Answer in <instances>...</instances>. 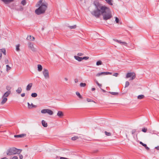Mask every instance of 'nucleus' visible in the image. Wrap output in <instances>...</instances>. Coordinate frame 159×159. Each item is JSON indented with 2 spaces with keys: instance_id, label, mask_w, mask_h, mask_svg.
Wrapping results in <instances>:
<instances>
[{
  "instance_id": "nucleus-1",
  "label": "nucleus",
  "mask_w": 159,
  "mask_h": 159,
  "mask_svg": "<svg viewBox=\"0 0 159 159\" xmlns=\"http://www.w3.org/2000/svg\"><path fill=\"white\" fill-rule=\"evenodd\" d=\"M43 1L40 0L36 5V7H39L35 10V13L38 15L44 13L47 8L48 4L47 3H42Z\"/></svg>"
},
{
  "instance_id": "nucleus-2",
  "label": "nucleus",
  "mask_w": 159,
  "mask_h": 159,
  "mask_svg": "<svg viewBox=\"0 0 159 159\" xmlns=\"http://www.w3.org/2000/svg\"><path fill=\"white\" fill-rule=\"evenodd\" d=\"M21 150L15 148L13 147L9 149L7 152V155L10 156L14 155L16 154H20Z\"/></svg>"
},
{
  "instance_id": "nucleus-3",
  "label": "nucleus",
  "mask_w": 159,
  "mask_h": 159,
  "mask_svg": "<svg viewBox=\"0 0 159 159\" xmlns=\"http://www.w3.org/2000/svg\"><path fill=\"white\" fill-rule=\"evenodd\" d=\"M94 5L95 7L96 10H94L93 11L91 12V14L93 15L96 17L97 18H99L100 16L101 15V11L99 8H98V2L94 3Z\"/></svg>"
},
{
  "instance_id": "nucleus-4",
  "label": "nucleus",
  "mask_w": 159,
  "mask_h": 159,
  "mask_svg": "<svg viewBox=\"0 0 159 159\" xmlns=\"http://www.w3.org/2000/svg\"><path fill=\"white\" fill-rule=\"evenodd\" d=\"M98 4L99 6L98 8L100 9L101 13L102 15L110 11L109 8L105 6H102L98 2Z\"/></svg>"
},
{
  "instance_id": "nucleus-5",
  "label": "nucleus",
  "mask_w": 159,
  "mask_h": 159,
  "mask_svg": "<svg viewBox=\"0 0 159 159\" xmlns=\"http://www.w3.org/2000/svg\"><path fill=\"white\" fill-rule=\"evenodd\" d=\"M102 15L103 17V20H105L110 19L112 16L111 11L103 14Z\"/></svg>"
},
{
  "instance_id": "nucleus-6",
  "label": "nucleus",
  "mask_w": 159,
  "mask_h": 159,
  "mask_svg": "<svg viewBox=\"0 0 159 159\" xmlns=\"http://www.w3.org/2000/svg\"><path fill=\"white\" fill-rule=\"evenodd\" d=\"M43 74L46 79H49V72L48 70L44 69L43 71Z\"/></svg>"
},
{
  "instance_id": "nucleus-7",
  "label": "nucleus",
  "mask_w": 159,
  "mask_h": 159,
  "mask_svg": "<svg viewBox=\"0 0 159 159\" xmlns=\"http://www.w3.org/2000/svg\"><path fill=\"white\" fill-rule=\"evenodd\" d=\"M28 46L29 48L32 51H35V49L34 47V45L33 43H29Z\"/></svg>"
},
{
  "instance_id": "nucleus-8",
  "label": "nucleus",
  "mask_w": 159,
  "mask_h": 159,
  "mask_svg": "<svg viewBox=\"0 0 159 159\" xmlns=\"http://www.w3.org/2000/svg\"><path fill=\"white\" fill-rule=\"evenodd\" d=\"M26 136V134H23L19 135H16L14 136L15 138H22Z\"/></svg>"
},
{
  "instance_id": "nucleus-9",
  "label": "nucleus",
  "mask_w": 159,
  "mask_h": 159,
  "mask_svg": "<svg viewBox=\"0 0 159 159\" xmlns=\"http://www.w3.org/2000/svg\"><path fill=\"white\" fill-rule=\"evenodd\" d=\"M134 75H135V74L133 72H130L129 73L127 74L126 75V78H128L129 77H131V76H132Z\"/></svg>"
},
{
  "instance_id": "nucleus-10",
  "label": "nucleus",
  "mask_w": 159,
  "mask_h": 159,
  "mask_svg": "<svg viewBox=\"0 0 159 159\" xmlns=\"http://www.w3.org/2000/svg\"><path fill=\"white\" fill-rule=\"evenodd\" d=\"M32 86V84L31 83H30L27 85L26 89L27 91H29L31 89Z\"/></svg>"
},
{
  "instance_id": "nucleus-11",
  "label": "nucleus",
  "mask_w": 159,
  "mask_h": 159,
  "mask_svg": "<svg viewBox=\"0 0 159 159\" xmlns=\"http://www.w3.org/2000/svg\"><path fill=\"white\" fill-rule=\"evenodd\" d=\"M2 100L1 102V104L2 105L4 104L7 101V98H6L5 97H3V96H2Z\"/></svg>"
},
{
  "instance_id": "nucleus-12",
  "label": "nucleus",
  "mask_w": 159,
  "mask_h": 159,
  "mask_svg": "<svg viewBox=\"0 0 159 159\" xmlns=\"http://www.w3.org/2000/svg\"><path fill=\"white\" fill-rule=\"evenodd\" d=\"M11 93V91H7L3 95V97H5L6 98Z\"/></svg>"
},
{
  "instance_id": "nucleus-13",
  "label": "nucleus",
  "mask_w": 159,
  "mask_h": 159,
  "mask_svg": "<svg viewBox=\"0 0 159 159\" xmlns=\"http://www.w3.org/2000/svg\"><path fill=\"white\" fill-rule=\"evenodd\" d=\"M139 143L141 144L142 146H144L145 148L146 149V150H149V148L147 147V145L143 143L142 142H140Z\"/></svg>"
},
{
  "instance_id": "nucleus-14",
  "label": "nucleus",
  "mask_w": 159,
  "mask_h": 159,
  "mask_svg": "<svg viewBox=\"0 0 159 159\" xmlns=\"http://www.w3.org/2000/svg\"><path fill=\"white\" fill-rule=\"evenodd\" d=\"M63 114L61 111H58L57 115L59 117H61L63 116Z\"/></svg>"
},
{
  "instance_id": "nucleus-15",
  "label": "nucleus",
  "mask_w": 159,
  "mask_h": 159,
  "mask_svg": "<svg viewBox=\"0 0 159 159\" xmlns=\"http://www.w3.org/2000/svg\"><path fill=\"white\" fill-rule=\"evenodd\" d=\"M74 58L79 61H80L82 60V57H80L78 56H75Z\"/></svg>"
},
{
  "instance_id": "nucleus-16",
  "label": "nucleus",
  "mask_w": 159,
  "mask_h": 159,
  "mask_svg": "<svg viewBox=\"0 0 159 159\" xmlns=\"http://www.w3.org/2000/svg\"><path fill=\"white\" fill-rule=\"evenodd\" d=\"M5 4H7L11 2H12L13 0H1Z\"/></svg>"
},
{
  "instance_id": "nucleus-17",
  "label": "nucleus",
  "mask_w": 159,
  "mask_h": 159,
  "mask_svg": "<svg viewBox=\"0 0 159 159\" xmlns=\"http://www.w3.org/2000/svg\"><path fill=\"white\" fill-rule=\"evenodd\" d=\"M27 39L29 40H34V38L31 35L28 36L27 38Z\"/></svg>"
},
{
  "instance_id": "nucleus-18",
  "label": "nucleus",
  "mask_w": 159,
  "mask_h": 159,
  "mask_svg": "<svg viewBox=\"0 0 159 159\" xmlns=\"http://www.w3.org/2000/svg\"><path fill=\"white\" fill-rule=\"evenodd\" d=\"M27 104L28 108L29 109H31L36 107V106L33 105L32 103L31 105L29 102H28Z\"/></svg>"
},
{
  "instance_id": "nucleus-19",
  "label": "nucleus",
  "mask_w": 159,
  "mask_h": 159,
  "mask_svg": "<svg viewBox=\"0 0 159 159\" xmlns=\"http://www.w3.org/2000/svg\"><path fill=\"white\" fill-rule=\"evenodd\" d=\"M106 2L109 5H113L112 2H113V0H105Z\"/></svg>"
},
{
  "instance_id": "nucleus-20",
  "label": "nucleus",
  "mask_w": 159,
  "mask_h": 159,
  "mask_svg": "<svg viewBox=\"0 0 159 159\" xmlns=\"http://www.w3.org/2000/svg\"><path fill=\"white\" fill-rule=\"evenodd\" d=\"M47 113L50 115H52L53 114V111L49 109H47Z\"/></svg>"
},
{
  "instance_id": "nucleus-21",
  "label": "nucleus",
  "mask_w": 159,
  "mask_h": 159,
  "mask_svg": "<svg viewBox=\"0 0 159 159\" xmlns=\"http://www.w3.org/2000/svg\"><path fill=\"white\" fill-rule=\"evenodd\" d=\"M42 123L43 126L44 127H47L48 126L47 123L43 120L42 121Z\"/></svg>"
},
{
  "instance_id": "nucleus-22",
  "label": "nucleus",
  "mask_w": 159,
  "mask_h": 159,
  "mask_svg": "<svg viewBox=\"0 0 159 159\" xmlns=\"http://www.w3.org/2000/svg\"><path fill=\"white\" fill-rule=\"evenodd\" d=\"M42 67L41 65L38 64V70L39 71H41L42 70Z\"/></svg>"
},
{
  "instance_id": "nucleus-23",
  "label": "nucleus",
  "mask_w": 159,
  "mask_h": 159,
  "mask_svg": "<svg viewBox=\"0 0 159 159\" xmlns=\"http://www.w3.org/2000/svg\"><path fill=\"white\" fill-rule=\"evenodd\" d=\"M22 89L21 87H19L17 90H16V92L20 94L21 91H22Z\"/></svg>"
},
{
  "instance_id": "nucleus-24",
  "label": "nucleus",
  "mask_w": 159,
  "mask_h": 159,
  "mask_svg": "<svg viewBox=\"0 0 159 159\" xmlns=\"http://www.w3.org/2000/svg\"><path fill=\"white\" fill-rule=\"evenodd\" d=\"M9 7L11 9H16V6L13 4L10 5Z\"/></svg>"
},
{
  "instance_id": "nucleus-25",
  "label": "nucleus",
  "mask_w": 159,
  "mask_h": 159,
  "mask_svg": "<svg viewBox=\"0 0 159 159\" xmlns=\"http://www.w3.org/2000/svg\"><path fill=\"white\" fill-rule=\"evenodd\" d=\"M144 95H139L138 96V98L139 99H142L143 98H144Z\"/></svg>"
},
{
  "instance_id": "nucleus-26",
  "label": "nucleus",
  "mask_w": 159,
  "mask_h": 159,
  "mask_svg": "<svg viewBox=\"0 0 159 159\" xmlns=\"http://www.w3.org/2000/svg\"><path fill=\"white\" fill-rule=\"evenodd\" d=\"M102 62L101 61H98L96 62V64L97 66H99L102 65Z\"/></svg>"
},
{
  "instance_id": "nucleus-27",
  "label": "nucleus",
  "mask_w": 159,
  "mask_h": 159,
  "mask_svg": "<svg viewBox=\"0 0 159 159\" xmlns=\"http://www.w3.org/2000/svg\"><path fill=\"white\" fill-rule=\"evenodd\" d=\"M0 51H1L2 52H3L4 55H6V50L5 49L2 48V49H0Z\"/></svg>"
},
{
  "instance_id": "nucleus-28",
  "label": "nucleus",
  "mask_w": 159,
  "mask_h": 159,
  "mask_svg": "<svg viewBox=\"0 0 159 159\" xmlns=\"http://www.w3.org/2000/svg\"><path fill=\"white\" fill-rule=\"evenodd\" d=\"M76 95L79 97L81 99L82 98V96L80 95V93L78 92H76Z\"/></svg>"
},
{
  "instance_id": "nucleus-29",
  "label": "nucleus",
  "mask_w": 159,
  "mask_h": 159,
  "mask_svg": "<svg viewBox=\"0 0 159 159\" xmlns=\"http://www.w3.org/2000/svg\"><path fill=\"white\" fill-rule=\"evenodd\" d=\"M31 96L32 97L35 98L37 97V94L36 93H33L31 94Z\"/></svg>"
},
{
  "instance_id": "nucleus-30",
  "label": "nucleus",
  "mask_w": 159,
  "mask_h": 159,
  "mask_svg": "<svg viewBox=\"0 0 159 159\" xmlns=\"http://www.w3.org/2000/svg\"><path fill=\"white\" fill-rule=\"evenodd\" d=\"M109 93L113 95H116L118 94V92H109Z\"/></svg>"
},
{
  "instance_id": "nucleus-31",
  "label": "nucleus",
  "mask_w": 159,
  "mask_h": 159,
  "mask_svg": "<svg viewBox=\"0 0 159 159\" xmlns=\"http://www.w3.org/2000/svg\"><path fill=\"white\" fill-rule=\"evenodd\" d=\"M26 1L25 0H23L21 2V4L23 5V6H25L26 4Z\"/></svg>"
},
{
  "instance_id": "nucleus-32",
  "label": "nucleus",
  "mask_w": 159,
  "mask_h": 159,
  "mask_svg": "<svg viewBox=\"0 0 159 159\" xmlns=\"http://www.w3.org/2000/svg\"><path fill=\"white\" fill-rule=\"evenodd\" d=\"M114 41H115L119 43L120 44H121L122 42L120 40H118V39H113Z\"/></svg>"
},
{
  "instance_id": "nucleus-33",
  "label": "nucleus",
  "mask_w": 159,
  "mask_h": 159,
  "mask_svg": "<svg viewBox=\"0 0 159 159\" xmlns=\"http://www.w3.org/2000/svg\"><path fill=\"white\" fill-rule=\"evenodd\" d=\"M20 46L19 44H18L16 46V51L18 52L20 51Z\"/></svg>"
},
{
  "instance_id": "nucleus-34",
  "label": "nucleus",
  "mask_w": 159,
  "mask_h": 159,
  "mask_svg": "<svg viewBox=\"0 0 159 159\" xmlns=\"http://www.w3.org/2000/svg\"><path fill=\"white\" fill-rule=\"evenodd\" d=\"M79 138V137L78 136H74L71 138V139L72 140L74 141L78 139Z\"/></svg>"
},
{
  "instance_id": "nucleus-35",
  "label": "nucleus",
  "mask_w": 159,
  "mask_h": 159,
  "mask_svg": "<svg viewBox=\"0 0 159 159\" xmlns=\"http://www.w3.org/2000/svg\"><path fill=\"white\" fill-rule=\"evenodd\" d=\"M47 109H43L41 111V112L43 114H45L47 113Z\"/></svg>"
},
{
  "instance_id": "nucleus-36",
  "label": "nucleus",
  "mask_w": 159,
  "mask_h": 159,
  "mask_svg": "<svg viewBox=\"0 0 159 159\" xmlns=\"http://www.w3.org/2000/svg\"><path fill=\"white\" fill-rule=\"evenodd\" d=\"M86 85V84L84 83H81L80 84V86L81 87H84Z\"/></svg>"
},
{
  "instance_id": "nucleus-37",
  "label": "nucleus",
  "mask_w": 159,
  "mask_h": 159,
  "mask_svg": "<svg viewBox=\"0 0 159 159\" xmlns=\"http://www.w3.org/2000/svg\"><path fill=\"white\" fill-rule=\"evenodd\" d=\"M129 85V83L128 81H126L125 82V88L128 87Z\"/></svg>"
},
{
  "instance_id": "nucleus-38",
  "label": "nucleus",
  "mask_w": 159,
  "mask_h": 159,
  "mask_svg": "<svg viewBox=\"0 0 159 159\" xmlns=\"http://www.w3.org/2000/svg\"><path fill=\"white\" fill-rule=\"evenodd\" d=\"M6 70L7 71H8L11 69V67H10L8 65H6Z\"/></svg>"
},
{
  "instance_id": "nucleus-39",
  "label": "nucleus",
  "mask_w": 159,
  "mask_h": 159,
  "mask_svg": "<svg viewBox=\"0 0 159 159\" xmlns=\"http://www.w3.org/2000/svg\"><path fill=\"white\" fill-rule=\"evenodd\" d=\"M105 134L107 136H111V133L110 132H107L106 131L105 132Z\"/></svg>"
},
{
  "instance_id": "nucleus-40",
  "label": "nucleus",
  "mask_w": 159,
  "mask_h": 159,
  "mask_svg": "<svg viewBox=\"0 0 159 159\" xmlns=\"http://www.w3.org/2000/svg\"><path fill=\"white\" fill-rule=\"evenodd\" d=\"M147 129L145 128H143L142 129V131L144 133H146L147 132Z\"/></svg>"
},
{
  "instance_id": "nucleus-41",
  "label": "nucleus",
  "mask_w": 159,
  "mask_h": 159,
  "mask_svg": "<svg viewBox=\"0 0 159 159\" xmlns=\"http://www.w3.org/2000/svg\"><path fill=\"white\" fill-rule=\"evenodd\" d=\"M68 27H69L70 29H75L76 28V25H75L73 26H68Z\"/></svg>"
},
{
  "instance_id": "nucleus-42",
  "label": "nucleus",
  "mask_w": 159,
  "mask_h": 159,
  "mask_svg": "<svg viewBox=\"0 0 159 159\" xmlns=\"http://www.w3.org/2000/svg\"><path fill=\"white\" fill-rule=\"evenodd\" d=\"M115 21L117 23H118L119 22V19L117 17H116Z\"/></svg>"
},
{
  "instance_id": "nucleus-43",
  "label": "nucleus",
  "mask_w": 159,
  "mask_h": 159,
  "mask_svg": "<svg viewBox=\"0 0 159 159\" xmlns=\"http://www.w3.org/2000/svg\"><path fill=\"white\" fill-rule=\"evenodd\" d=\"M89 58V57H82V60H87Z\"/></svg>"
},
{
  "instance_id": "nucleus-44",
  "label": "nucleus",
  "mask_w": 159,
  "mask_h": 159,
  "mask_svg": "<svg viewBox=\"0 0 159 159\" xmlns=\"http://www.w3.org/2000/svg\"><path fill=\"white\" fill-rule=\"evenodd\" d=\"M136 132V130L135 129H133L132 130V134L133 135V136H134V135L135 133Z\"/></svg>"
},
{
  "instance_id": "nucleus-45",
  "label": "nucleus",
  "mask_w": 159,
  "mask_h": 159,
  "mask_svg": "<svg viewBox=\"0 0 159 159\" xmlns=\"http://www.w3.org/2000/svg\"><path fill=\"white\" fill-rule=\"evenodd\" d=\"M131 78L130 79V80H134L135 78V75H134L133 76H131Z\"/></svg>"
},
{
  "instance_id": "nucleus-46",
  "label": "nucleus",
  "mask_w": 159,
  "mask_h": 159,
  "mask_svg": "<svg viewBox=\"0 0 159 159\" xmlns=\"http://www.w3.org/2000/svg\"><path fill=\"white\" fill-rule=\"evenodd\" d=\"M83 54H84L83 53L80 52V53H78L77 54V55H78V56L79 57V56H81L83 55Z\"/></svg>"
},
{
  "instance_id": "nucleus-47",
  "label": "nucleus",
  "mask_w": 159,
  "mask_h": 159,
  "mask_svg": "<svg viewBox=\"0 0 159 159\" xmlns=\"http://www.w3.org/2000/svg\"><path fill=\"white\" fill-rule=\"evenodd\" d=\"M121 44L122 45H123L125 46H127V44L126 42H122Z\"/></svg>"
},
{
  "instance_id": "nucleus-48",
  "label": "nucleus",
  "mask_w": 159,
  "mask_h": 159,
  "mask_svg": "<svg viewBox=\"0 0 159 159\" xmlns=\"http://www.w3.org/2000/svg\"><path fill=\"white\" fill-rule=\"evenodd\" d=\"M105 75H111V74H112V73L110 72H105Z\"/></svg>"
},
{
  "instance_id": "nucleus-49",
  "label": "nucleus",
  "mask_w": 159,
  "mask_h": 159,
  "mask_svg": "<svg viewBox=\"0 0 159 159\" xmlns=\"http://www.w3.org/2000/svg\"><path fill=\"white\" fill-rule=\"evenodd\" d=\"M96 83L100 87H101L102 86V84H99L97 81L96 82Z\"/></svg>"
},
{
  "instance_id": "nucleus-50",
  "label": "nucleus",
  "mask_w": 159,
  "mask_h": 159,
  "mask_svg": "<svg viewBox=\"0 0 159 159\" xmlns=\"http://www.w3.org/2000/svg\"><path fill=\"white\" fill-rule=\"evenodd\" d=\"M5 62L6 64H8V60L7 59H5Z\"/></svg>"
},
{
  "instance_id": "nucleus-51",
  "label": "nucleus",
  "mask_w": 159,
  "mask_h": 159,
  "mask_svg": "<svg viewBox=\"0 0 159 159\" xmlns=\"http://www.w3.org/2000/svg\"><path fill=\"white\" fill-rule=\"evenodd\" d=\"M118 73H115L113 75V76H116V77H117L118 76Z\"/></svg>"
},
{
  "instance_id": "nucleus-52",
  "label": "nucleus",
  "mask_w": 159,
  "mask_h": 159,
  "mask_svg": "<svg viewBox=\"0 0 159 159\" xmlns=\"http://www.w3.org/2000/svg\"><path fill=\"white\" fill-rule=\"evenodd\" d=\"M19 156L20 159H23V156L21 154H20L19 155Z\"/></svg>"
},
{
  "instance_id": "nucleus-53",
  "label": "nucleus",
  "mask_w": 159,
  "mask_h": 159,
  "mask_svg": "<svg viewBox=\"0 0 159 159\" xmlns=\"http://www.w3.org/2000/svg\"><path fill=\"white\" fill-rule=\"evenodd\" d=\"M101 75L100 74V73H98L96 75V76L97 77H98Z\"/></svg>"
},
{
  "instance_id": "nucleus-54",
  "label": "nucleus",
  "mask_w": 159,
  "mask_h": 159,
  "mask_svg": "<svg viewBox=\"0 0 159 159\" xmlns=\"http://www.w3.org/2000/svg\"><path fill=\"white\" fill-rule=\"evenodd\" d=\"M87 101L88 102H93V101L91 99H89V98H87Z\"/></svg>"
},
{
  "instance_id": "nucleus-55",
  "label": "nucleus",
  "mask_w": 159,
  "mask_h": 159,
  "mask_svg": "<svg viewBox=\"0 0 159 159\" xmlns=\"http://www.w3.org/2000/svg\"><path fill=\"white\" fill-rule=\"evenodd\" d=\"M75 83H76L78 82V80L77 79H75L74 80Z\"/></svg>"
},
{
  "instance_id": "nucleus-56",
  "label": "nucleus",
  "mask_w": 159,
  "mask_h": 159,
  "mask_svg": "<svg viewBox=\"0 0 159 159\" xmlns=\"http://www.w3.org/2000/svg\"><path fill=\"white\" fill-rule=\"evenodd\" d=\"M25 95V93H22L21 94V96L22 97H24Z\"/></svg>"
},
{
  "instance_id": "nucleus-57",
  "label": "nucleus",
  "mask_w": 159,
  "mask_h": 159,
  "mask_svg": "<svg viewBox=\"0 0 159 159\" xmlns=\"http://www.w3.org/2000/svg\"><path fill=\"white\" fill-rule=\"evenodd\" d=\"M6 88L7 90H9L11 89V88L9 86H7L6 87Z\"/></svg>"
},
{
  "instance_id": "nucleus-58",
  "label": "nucleus",
  "mask_w": 159,
  "mask_h": 159,
  "mask_svg": "<svg viewBox=\"0 0 159 159\" xmlns=\"http://www.w3.org/2000/svg\"><path fill=\"white\" fill-rule=\"evenodd\" d=\"M12 159H18V157L16 156L14 157Z\"/></svg>"
},
{
  "instance_id": "nucleus-59",
  "label": "nucleus",
  "mask_w": 159,
  "mask_h": 159,
  "mask_svg": "<svg viewBox=\"0 0 159 159\" xmlns=\"http://www.w3.org/2000/svg\"><path fill=\"white\" fill-rule=\"evenodd\" d=\"M100 74H101V75H105V72H100Z\"/></svg>"
},
{
  "instance_id": "nucleus-60",
  "label": "nucleus",
  "mask_w": 159,
  "mask_h": 159,
  "mask_svg": "<svg viewBox=\"0 0 159 159\" xmlns=\"http://www.w3.org/2000/svg\"><path fill=\"white\" fill-rule=\"evenodd\" d=\"M20 10H21V11H22L23 10V7H22L21 6H20Z\"/></svg>"
},
{
  "instance_id": "nucleus-61",
  "label": "nucleus",
  "mask_w": 159,
  "mask_h": 159,
  "mask_svg": "<svg viewBox=\"0 0 159 159\" xmlns=\"http://www.w3.org/2000/svg\"><path fill=\"white\" fill-rule=\"evenodd\" d=\"M155 148L156 149L159 150V146L156 147Z\"/></svg>"
},
{
  "instance_id": "nucleus-62",
  "label": "nucleus",
  "mask_w": 159,
  "mask_h": 159,
  "mask_svg": "<svg viewBox=\"0 0 159 159\" xmlns=\"http://www.w3.org/2000/svg\"><path fill=\"white\" fill-rule=\"evenodd\" d=\"M2 57V54L0 52V60H1V59Z\"/></svg>"
},
{
  "instance_id": "nucleus-63",
  "label": "nucleus",
  "mask_w": 159,
  "mask_h": 159,
  "mask_svg": "<svg viewBox=\"0 0 159 159\" xmlns=\"http://www.w3.org/2000/svg\"><path fill=\"white\" fill-rule=\"evenodd\" d=\"M95 90V88H92L91 89L92 91H94Z\"/></svg>"
},
{
  "instance_id": "nucleus-64",
  "label": "nucleus",
  "mask_w": 159,
  "mask_h": 159,
  "mask_svg": "<svg viewBox=\"0 0 159 159\" xmlns=\"http://www.w3.org/2000/svg\"><path fill=\"white\" fill-rule=\"evenodd\" d=\"M2 159H8L6 157H4L2 158Z\"/></svg>"
}]
</instances>
